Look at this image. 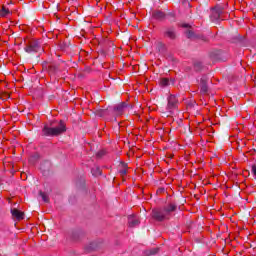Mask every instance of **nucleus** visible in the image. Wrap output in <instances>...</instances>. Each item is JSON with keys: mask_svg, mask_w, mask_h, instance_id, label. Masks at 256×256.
Here are the masks:
<instances>
[{"mask_svg": "<svg viewBox=\"0 0 256 256\" xmlns=\"http://www.w3.org/2000/svg\"><path fill=\"white\" fill-rule=\"evenodd\" d=\"M175 211H177V205L170 202L162 208L153 209L152 219L159 222L169 221V219L173 217V213H175Z\"/></svg>", "mask_w": 256, "mask_h": 256, "instance_id": "obj_1", "label": "nucleus"}, {"mask_svg": "<svg viewBox=\"0 0 256 256\" xmlns=\"http://www.w3.org/2000/svg\"><path fill=\"white\" fill-rule=\"evenodd\" d=\"M67 131V126L65 125V122L63 120H60L59 126L57 127H49V125H44L42 129V135L44 137H57Z\"/></svg>", "mask_w": 256, "mask_h": 256, "instance_id": "obj_2", "label": "nucleus"}, {"mask_svg": "<svg viewBox=\"0 0 256 256\" xmlns=\"http://www.w3.org/2000/svg\"><path fill=\"white\" fill-rule=\"evenodd\" d=\"M178 108H179V99H177V96L170 94L167 98L166 111L168 113H173V111H177Z\"/></svg>", "mask_w": 256, "mask_h": 256, "instance_id": "obj_3", "label": "nucleus"}, {"mask_svg": "<svg viewBox=\"0 0 256 256\" xmlns=\"http://www.w3.org/2000/svg\"><path fill=\"white\" fill-rule=\"evenodd\" d=\"M24 51H26V53H39V51H41V44L35 39L29 40L26 43Z\"/></svg>", "mask_w": 256, "mask_h": 256, "instance_id": "obj_4", "label": "nucleus"}, {"mask_svg": "<svg viewBox=\"0 0 256 256\" xmlns=\"http://www.w3.org/2000/svg\"><path fill=\"white\" fill-rule=\"evenodd\" d=\"M221 15H223V8L216 6L211 9L210 19L213 23H215V21L222 19Z\"/></svg>", "mask_w": 256, "mask_h": 256, "instance_id": "obj_5", "label": "nucleus"}, {"mask_svg": "<svg viewBox=\"0 0 256 256\" xmlns=\"http://www.w3.org/2000/svg\"><path fill=\"white\" fill-rule=\"evenodd\" d=\"M209 81V78H207V76H203L200 79V91L201 93H203L204 95H206V93L209 91V87L207 86V82Z\"/></svg>", "mask_w": 256, "mask_h": 256, "instance_id": "obj_6", "label": "nucleus"}, {"mask_svg": "<svg viewBox=\"0 0 256 256\" xmlns=\"http://www.w3.org/2000/svg\"><path fill=\"white\" fill-rule=\"evenodd\" d=\"M126 107H127V103L123 102L114 108V111H115V114L117 115V117H121V115H123V113H125Z\"/></svg>", "mask_w": 256, "mask_h": 256, "instance_id": "obj_7", "label": "nucleus"}, {"mask_svg": "<svg viewBox=\"0 0 256 256\" xmlns=\"http://www.w3.org/2000/svg\"><path fill=\"white\" fill-rule=\"evenodd\" d=\"M164 37H167L171 40L177 39V33L175 32V28L166 29L164 32Z\"/></svg>", "mask_w": 256, "mask_h": 256, "instance_id": "obj_8", "label": "nucleus"}, {"mask_svg": "<svg viewBox=\"0 0 256 256\" xmlns=\"http://www.w3.org/2000/svg\"><path fill=\"white\" fill-rule=\"evenodd\" d=\"M152 17L154 19H157V21H163V19H165L166 15H165V12H163L161 10H156L152 13Z\"/></svg>", "mask_w": 256, "mask_h": 256, "instance_id": "obj_9", "label": "nucleus"}, {"mask_svg": "<svg viewBox=\"0 0 256 256\" xmlns=\"http://www.w3.org/2000/svg\"><path fill=\"white\" fill-rule=\"evenodd\" d=\"M12 215L18 220L21 221L22 219H24L25 214L19 210H17L16 208L11 210Z\"/></svg>", "mask_w": 256, "mask_h": 256, "instance_id": "obj_10", "label": "nucleus"}, {"mask_svg": "<svg viewBox=\"0 0 256 256\" xmlns=\"http://www.w3.org/2000/svg\"><path fill=\"white\" fill-rule=\"evenodd\" d=\"M129 167L127 166V163H122V169L119 170V174L122 177V181H125V176L128 173Z\"/></svg>", "mask_w": 256, "mask_h": 256, "instance_id": "obj_11", "label": "nucleus"}, {"mask_svg": "<svg viewBox=\"0 0 256 256\" xmlns=\"http://www.w3.org/2000/svg\"><path fill=\"white\" fill-rule=\"evenodd\" d=\"M128 225H129V227H137V225H139V220L135 217H129Z\"/></svg>", "mask_w": 256, "mask_h": 256, "instance_id": "obj_12", "label": "nucleus"}, {"mask_svg": "<svg viewBox=\"0 0 256 256\" xmlns=\"http://www.w3.org/2000/svg\"><path fill=\"white\" fill-rule=\"evenodd\" d=\"M159 85L160 87H169L170 85L169 78H161L159 81Z\"/></svg>", "mask_w": 256, "mask_h": 256, "instance_id": "obj_13", "label": "nucleus"}, {"mask_svg": "<svg viewBox=\"0 0 256 256\" xmlns=\"http://www.w3.org/2000/svg\"><path fill=\"white\" fill-rule=\"evenodd\" d=\"M58 68L54 64H50L48 66V72L50 75H55L57 73Z\"/></svg>", "mask_w": 256, "mask_h": 256, "instance_id": "obj_14", "label": "nucleus"}, {"mask_svg": "<svg viewBox=\"0 0 256 256\" xmlns=\"http://www.w3.org/2000/svg\"><path fill=\"white\" fill-rule=\"evenodd\" d=\"M11 11H9V8H6L5 6H2V9L0 11V16L1 17H7Z\"/></svg>", "mask_w": 256, "mask_h": 256, "instance_id": "obj_15", "label": "nucleus"}, {"mask_svg": "<svg viewBox=\"0 0 256 256\" xmlns=\"http://www.w3.org/2000/svg\"><path fill=\"white\" fill-rule=\"evenodd\" d=\"M95 249H97V243L95 242L90 243V245L86 247V251L88 252L95 251Z\"/></svg>", "mask_w": 256, "mask_h": 256, "instance_id": "obj_16", "label": "nucleus"}, {"mask_svg": "<svg viewBox=\"0 0 256 256\" xmlns=\"http://www.w3.org/2000/svg\"><path fill=\"white\" fill-rule=\"evenodd\" d=\"M40 196L42 197L44 203H49V196L45 192L40 191Z\"/></svg>", "mask_w": 256, "mask_h": 256, "instance_id": "obj_17", "label": "nucleus"}, {"mask_svg": "<svg viewBox=\"0 0 256 256\" xmlns=\"http://www.w3.org/2000/svg\"><path fill=\"white\" fill-rule=\"evenodd\" d=\"M146 253L148 256L157 255V253H159V248H154V249L148 250V251H146Z\"/></svg>", "mask_w": 256, "mask_h": 256, "instance_id": "obj_18", "label": "nucleus"}, {"mask_svg": "<svg viewBox=\"0 0 256 256\" xmlns=\"http://www.w3.org/2000/svg\"><path fill=\"white\" fill-rule=\"evenodd\" d=\"M92 175H95V176H97V175H101V169L100 168H93L92 169Z\"/></svg>", "mask_w": 256, "mask_h": 256, "instance_id": "obj_19", "label": "nucleus"}, {"mask_svg": "<svg viewBox=\"0 0 256 256\" xmlns=\"http://www.w3.org/2000/svg\"><path fill=\"white\" fill-rule=\"evenodd\" d=\"M195 34L193 33V31L191 30H188L186 31V36L188 39H192V37L194 36Z\"/></svg>", "mask_w": 256, "mask_h": 256, "instance_id": "obj_20", "label": "nucleus"}, {"mask_svg": "<svg viewBox=\"0 0 256 256\" xmlns=\"http://www.w3.org/2000/svg\"><path fill=\"white\" fill-rule=\"evenodd\" d=\"M194 68L196 69V71H199V69H201V62L195 63Z\"/></svg>", "mask_w": 256, "mask_h": 256, "instance_id": "obj_21", "label": "nucleus"}, {"mask_svg": "<svg viewBox=\"0 0 256 256\" xmlns=\"http://www.w3.org/2000/svg\"><path fill=\"white\" fill-rule=\"evenodd\" d=\"M181 27H183L184 29H188V27H191L189 24H182Z\"/></svg>", "mask_w": 256, "mask_h": 256, "instance_id": "obj_22", "label": "nucleus"}, {"mask_svg": "<svg viewBox=\"0 0 256 256\" xmlns=\"http://www.w3.org/2000/svg\"><path fill=\"white\" fill-rule=\"evenodd\" d=\"M3 97H4L5 99H9V93H4V94H3Z\"/></svg>", "mask_w": 256, "mask_h": 256, "instance_id": "obj_23", "label": "nucleus"}, {"mask_svg": "<svg viewBox=\"0 0 256 256\" xmlns=\"http://www.w3.org/2000/svg\"><path fill=\"white\" fill-rule=\"evenodd\" d=\"M105 113H107V111L102 110L100 116L103 117V115H105Z\"/></svg>", "mask_w": 256, "mask_h": 256, "instance_id": "obj_24", "label": "nucleus"}, {"mask_svg": "<svg viewBox=\"0 0 256 256\" xmlns=\"http://www.w3.org/2000/svg\"><path fill=\"white\" fill-rule=\"evenodd\" d=\"M101 155V152H98L97 156L99 157Z\"/></svg>", "mask_w": 256, "mask_h": 256, "instance_id": "obj_25", "label": "nucleus"}]
</instances>
